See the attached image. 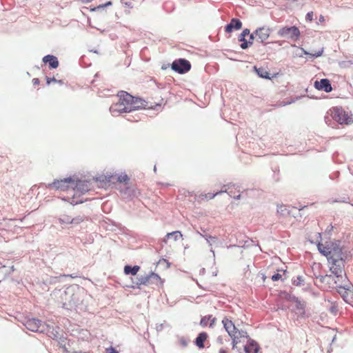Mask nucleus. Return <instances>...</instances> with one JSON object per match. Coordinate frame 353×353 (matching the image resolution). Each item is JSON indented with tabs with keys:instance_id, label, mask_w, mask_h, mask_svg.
Here are the masks:
<instances>
[{
	"instance_id": "27",
	"label": "nucleus",
	"mask_w": 353,
	"mask_h": 353,
	"mask_svg": "<svg viewBox=\"0 0 353 353\" xmlns=\"http://www.w3.org/2000/svg\"><path fill=\"white\" fill-rule=\"evenodd\" d=\"M323 52V49L321 48L320 50H319L317 51H314V52H305V54H310V55H311L313 57H321L322 55Z\"/></svg>"
},
{
	"instance_id": "36",
	"label": "nucleus",
	"mask_w": 353,
	"mask_h": 353,
	"mask_svg": "<svg viewBox=\"0 0 353 353\" xmlns=\"http://www.w3.org/2000/svg\"><path fill=\"white\" fill-rule=\"evenodd\" d=\"M32 81H33V83H34V85H37V84H39V79H34L32 80Z\"/></svg>"
},
{
	"instance_id": "8",
	"label": "nucleus",
	"mask_w": 353,
	"mask_h": 353,
	"mask_svg": "<svg viewBox=\"0 0 353 353\" xmlns=\"http://www.w3.org/2000/svg\"><path fill=\"white\" fill-rule=\"evenodd\" d=\"M278 35L286 39L296 41L300 37V31L296 26L283 27L278 31Z\"/></svg>"
},
{
	"instance_id": "7",
	"label": "nucleus",
	"mask_w": 353,
	"mask_h": 353,
	"mask_svg": "<svg viewBox=\"0 0 353 353\" xmlns=\"http://www.w3.org/2000/svg\"><path fill=\"white\" fill-rule=\"evenodd\" d=\"M74 185V181L71 178L64 179L61 180L54 181L53 183L48 185L50 189L60 190L61 191L68 192L71 196V188Z\"/></svg>"
},
{
	"instance_id": "35",
	"label": "nucleus",
	"mask_w": 353,
	"mask_h": 353,
	"mask_svg": "<svg viewBox=\"0 0 353 353\" xmlns=\"http://www.w3.org/2000/svg\"><path fill=\"white\" fill-rule=\"evenodd\" d=\"M319 22L321 23H323L325 22V17L323 15H320V17H319Z\"/></svg>"
},
{
	"instance_id": "22",
	"label": "nucleus",
	"mask_w": 353,
	"mask_h": 353,
	"mask_svg": "<svg viewBox=\"0 0 353 353\" xmlns=\"http://www.w3.org/2000/svg\"><path fill=\"white\" fill-rule=\"evenodd\" d=\"M150 275L151 284H155L157 285L162 284L163 281H162L161 277L158 274H157L154 272H151L150 274Z\"/></svg>"
},
{
	"instance_id": "11",
	"label": "nucleus",
	"mask_w": 353,
	"mask_h": 353,
	"mask_svg": "<svg viewBox=\"0 0 353 353\" xmlns=\"http://www.w3.org/2000/svg\"><path fill=\"white\" fill-rule=\"evenodd\" d=\"M314 85L316 89L319 90H324L326 92H330L332 90L331 83L327 79H323L320 81H316Z\"/></svg>"
},
{
	"instance_id": "41",
	"label": "nucleus",
	"mask_w": 353,
	"mask_h": 353,
	"mask_svg": "<svg viewBox=\"0 0 353 353\" xmlns=\"http://www.w3.org/2000/svg\"><path fill=\"white\" fill-rule=\"evenodd\" d=\"M108 5H111V2H110V1H109L108 3H107L105 4V6H108Z\"/></svg>"
},
{
	"instance_id": "40",
	"label": "nucleus",
	"mask_w": 353,
	"mask_h": 353,
	"mask_svg": "<svg viewBox=\"0 0 353 353\" xmlns=\"http://www.w3.org/2000/svg\"><path fill=\"white\" fill-rule=\"evenodd\" d=\"M53 337H54V339H57L58 337V336L57 334H54Z\"/></svg>"
},
{
	"instance_id": "4",
	"label": "nucleus",
	"mask_w": 353,
	"mask_h": 353,
	"mask_svg": "<svg viewBox=\"0 0 353 353\" xmlns=\"http://www.w3.org/2000/svg\"><path fill=\"white\" fill-rule=\"evenodd\" d=\"M330 111L332 118L340 124L348 125L353 122L352 117L342 108L334 107Z\"/></svg>"
},
{
	"instance_id": "16",
	"label": "nucleus",
	"mask_w": 353,
	"mask_h": 353,
	"mask_svg": "<svg viewBox=\"0 0 353 353\" xmlns=\"http://www.w3.org/2000/svg\"><path fill=\"white\" fill-rule=\"evenodd\" d=\"M216 320V318L212 317V315L205 316L201 319L200 325L203 327H206L208 325L210 327H213L215 324Z\"/></svg>"
},
{
	"instance_id": "2",
	"label": "nucleus",
	"mask_w": 353,
	"mask_h": 353,
	"mask_svg": "<svg viewBox=\"0 0 353 353\" xmlns=\"http://www.w3.org/2000/svg\"><path fill=\"white\" fill-rule=\"evenodd\" d=\"M88 190L89 185L88 182L82 181H74V185L73 188H71V197L68 196V199L70 200V203L74 205L82 203L83 201L79 199V198Z\"/></svg>"
},
{
	"instance_id": "30",
	"label": "nucleus",
	"mask_w": 353,
	"mask_h": 353,
	"mask_svg": "<svg viewBox=\"0 0 353 353\" xmlns=\"http://www.w3.org/2000/svg\"><path fill=\"white\" fill-rule=\"evenodd\" d=\"M105 353H119V352L116 350L114 347H110L105 348Z\"/></svg>"
},
{
	"instance_id": "1",
	"label": "nucleus",
	"mask_w": 353,
	"mask_h": 353,
	"mask_svg": "<svg viewBox=\"0 0 353 353\" xmlns=\"http://www.w3.org/2000/svg\"><path fill=\"white\" fill-rule=\"evenodd\" d=\"M119 100L113 103L110 111L113 116L123 112H129L137 109H152L161 105L163 99L159 97L156 101H145L139 98H135L125 91H121L118 94Z\"/></svg>"
},
{
	"instance_id": "12",
	"label": "nucleus",
	"mask_w": 353,
	"mask_h": 353,
	"mask_svg": "<svg viewBox=\"0 0 353 353\" xmlns=\"http://www.w3.org/2000/svg\"><path fill=\"white\" fill-rule=\"evenodd\" d=\"M84 220L82 216H77L75 218H71L70 216L63 214L59 218V221L63 224H79Z\"/></svg>"
},
{
	"instance_id": "21",
	"label": "nucleus",
	"mask_w": 353,
	"mask_h": 353,
	"mask_svg": "<svg viewBox=\"0 0 353 353\" xmlns=\"http://www.w3.org/2000/svg\"><path fill=\"white\" fill-rule=\"evenodd\" d=\"M254 68H255V70H256L257 74L260 77L264 78V79H271L270 74L267 71L266 69H265L263 68H256V67Z\"/></svg>"
},
{
	"instance_id": "3",
	"label": "nucleus",
	"mask_w": 353,
	"mask_h": 353,
	"mask_svg": "<svg viewBox=\"0 0 353 353\" xmlns=\"http://www.w3.org/2000/svg\"><path fill=\"white\" fill-rule=\"evenodd\" d=\"M330 265V271L338 278L343 279L344 274V254L335 255L332 260L328 261Z\"/></svg>"
},
{
	"instance_id": "28",
	"label": "nucleus",
	"mask_w": 353,
	"mask_h": 353,
	"mask_svg": "<svg viewBox=\"0 0 353 353\" xmlns=\"http://www.w3.org/2000/svg\"><path fill=\"white\" fill-rule=\"evenodd\" d=\"M206 241L211 243H215L217 241V238L216 236H204Z\"/></svg>"
},
{
	"instance_id": "19",
	"label": "nucleus",
	"mask_w": 353,
	"mask_h": 353,
	"mask_svg": "<svg viewBox=\"0 0 353 353\" xmlns=\"http://www.w3.org/2000/svg\"><path fill=\"white\" fill-rule=\"evenodd\" d=\"M259 348L258 344L252 341L245 347V351L246 353H258Z\"/></svg>"
},
{
	"instance_id": "24",
	"label": "nucleus",
	"mask_w": 353,
	"mask_h": 353,
	"mask_svg": "<svg viewBox=\"0 0 353 353\" xmlns=\"http://www.w3.org/2000/svg\"><path fill=\"white\" fill-rule=\"evenodd\" d=\"M139 285H148L151 284L150 274L146 276H142L138 279Z\"/></svg>"
},
{
	"instance_id": "14",
	"label": "nucleus",
	"mask_w": 353,
	"mask_h": 353,
	"mask_svg": "<svg viewBox=\"0 0 353 353\" xmlns=\"http://www.w3.org/2000/svg\"><path fill=\"white\" fill-rule=\"evenodd\" d=\"M25 325L28 330L32 332H37L41 325V321L37 319H32L28 320Z\"/></svg>"
},
{
	"instance_id": "39",
	"label": "nucleus",
	"mask_w": 353,
	"mask_h": 353,
	"mask_svg": "<svg viewBox=\"0 0 353 353\" xmlns=\"http://www.w3.org/2000/svg\"><path fill=\"white\" fill-rule=\"evenodd\" d=\"M234 199H240V194H238L237 196H234Z\"/></svg>"
},
{
	"instance_id": "17",
	"label": "nucleus",
	"mask_w": 353,
	"mask_h": 353,
	"mask_svg": "<svg viewBox=\"0 0 353 353\" xmlns=\"http://www.w3.org/2000/svg\"><path fill=\"white\" fill-rule=\"evenodd\" d=\"M208 339V334L206 332L200 333L196 339L195 344L199 348L204 347V342Z\"/></svg>"
},
{
	"instance_id": "10",
	"label": "nucleus",
	"mask_w": 353,
	"mask_h": 353,
	"mask_svg": "<svg viewBox=\"0 0 353 353\" xmlns=\"http://www.w3.org/2000/svg\"><path fill=\"white\" fill-rule=\"evenodd\" d=\"M270 33L271 29L266 26L260 27L254 31L255 37L262 43H265V41L268 39Z\"/></svg>"
},
{
	"instance_id": "34",
	"label": "nucleus",
	"mask_w": 353,
	"mask_h": 353,
	"mask_svg": "<svg viewBox=\"0 0 353 353\" xmlns=\"http://www.w3.org/2000/svg\"><path fill=\"white\" fill-rule=\"evenodd\" d=\"M57 80L54 78H47V84H50L51 82H55Z\"/></svg>"
},
{
	"instance_id": "37",
	"label": "nucleus",
	"mask_w": 353,
	"mask_h": 353,
	"mask_svg": "<svg viewBox=\"0 0 353 353\" xmlns=\"http://www.w3.org/2000/svg\"><path fill=\"white\" fill-rule=\"evenodd\" d=\"M83 3H88L92 1L93 0H81Z\"/></svg>"
},
{
	"instance_id": "38",
	"label": "nucleus",
	"mask_w": 353,
	"mask_h": 353,
	"mask_svg": "<svg viewBox=\"0 0 353 353\" xmlns=\"http://www.w3.org/2000/svg\"><path fill=\"white\" fill-rule=\"evenodd\" d=\"M219 353H228L227 350H224V349H221L219 350Z\"/></svg>"
},
{
	"instance_id": "25",
	"label": "nucleus",
	"mask_w": 353,
	"mask_h": 353,
	"mask_svg": "<svg viewBox=\"0 0 353 353\" xmlns=\"http://www.w3.org/2000/svg\"><path fill=\"white\" fill-rule=\"evenodd\" d=\"M239 41L241 42V48L243 50L247 49L249 47L248 41L245 39V37L242 35L239 36Z\"/></svg>"
},
{
	"instance_id": "6",
	"label": "nucleus",
	"mask_w": 353,
	"mask_h": 353,
	"mask_svg": "<svg viewBox=\"0 0 353 353\" xmlns=\"http://www.w3.org/2000/svg\"><path fill=\"white\" fill-rule=\"evenodd\" d=\"M222 323L223 324L224 328L225 329L226 332L231 337L232 340V346L233 347H234L239 343L238 339H239V337L241 336V332L235 327L233 322L226 317H225L222 320Z\"/></svg>"
},
{
	"instance_id": "23",
	"label": "nucleus",
	"mask_w": 353,
	"mask_h": 353,
	"mask_svg": "<svg viewBox=\"0 0 353 353\" xmlns=\"http://www.w3.org/2000/svg\"><path fill=\"white\" fill-rule=\"evenodd\" d=\"M224 191H219L214 194L208 193V194H201L199 196V201H204L205 199H212L216 195L223 192Z\"/></svg>"
},
{
	"instance_id": "26",
	"label": "nucleus",
	"mask_w": 353,
	"mask_h": 353,
	"mask_svg": "<svg viewBox=\"0 0 353 353\" xmlns=\"http://www.w3.org/2000/svg\"><path fill=\"white\" fill-rule=\"evenodd\" d=\"M117 181L119 183H124L127 184L130 181V179L126 174H121L117 176Z\"/></svg>"
},
{
	"instance_id": "20",
	"label": "nucleus",
	"mask_w": 353,
	"mask_h": 353,
	"mask_svg": "<svg viewBox=\"0 0 353 353\" xmlns=\"http://www.w3.org/2000/svg\"><path fill=\"white\" fill-rule=\"evenodd\" d=\"M140 269V267L138 265H134L133 267H131L130 265H125L124 268V272L125 274H132V275H136L137 272H139Z\"/></svg>"
},
{
	"instance_id": "33",
	"label": "nucleus",
	"mask_w": 353,
	"mask_h": 353,
	"mask_svg": "<svg viewBox=\"0 0 353 353\" xmlns=\"http://www.w3.org/2000/svg\"><path fill=\"white\" fill-rule=\"evenodd\" d=\"M240 34L243 37L248 36V35H250V30L248 28H245L243 30V32Z\"/></svg>"
},
{
	"instance_id": "15",
	"label": "nucleus",
	"mask_w": 353,
	"mask_h": 353,
	"mask_svg": "<svg viewBox=\"0 0 353 353\" xmlns=\"http://www.w3.org/2000/svg\"><path fill=\"white\" fill-rule=\"evenodd\" d=\"M45 63H49L50 68H57L59 66V61L57 58L53 55H46L43 58Z\"/></svg>"
},
{
	"instance_id": "9",
	"label": "nucleus",
	"mask_w": 353,
	"mask_h": 353,
	"mask_svg": "<svg viewBox=\"0 0 353 353\" xmlns=\"http://www.w3.org/2000/svg\"><path fill=\"white\" fill-rule=\"evenodd\" d=\"M190 68V63L184 59H176L172 64V69L180 74L188 72Z\"/></svg>"
},
{
	"instance_id": "31",
	"label": "nucleus",
	"mask_w": 353,
	"mask_h": 353,
	"mask_svg": "<svg viewBox=\"0 0 353 353\" xmlns=\"http://www.w3.org/2000/svg\"><path fill=\"white\" fill-rule=\"evenodd\" d=\"M281 277H282V276L281 274L276 273V274H274V275H272V280L274 281H279V279H281Z\"/></svg>"
},
{
	"instance_id": "13",
	"label": "nucleus",
	"mask_w": 353,
	"mask_h": 353,
	"mask_svg": "<svg viewBox=\"0 0 353 353\" xmlns=\"http://www.w3.org/2000/svg\"><path fill=\"white\" fill-rule=\"evenodd\" d=\"M241 28H242L241 21L238 19L233 18L231 19L230 23H228L225 26V31L228 33H230L234 30H240Z\"/></svg>"
},
{
	"instance_id": "32",
	"label": "nucleus",
	"mask_w": 353,
	"mask_h": 353,
	"mask_svg": "<svg viewBox=\"0 0 353 353\" xmlns=\"http://www.w3.org/2000/svg\"><path fill=\"white\" fill-rule=\"evenodd\" d=\"M254 37H255L254 32L250 34V38H249V41H248L249 46H250L253 43Z\"/></svg>"
},
{
	"instance_id": "18",
	"label": "nucleus",
	"mask_w": 353,
	"mask_h": 353,
	"mask_svg": "<svg viewBox=\"0 0 353 353\" xmlns=\"http://www.w3.org/2000/svg\"><path fill=\"white\" fill-rule=\"evenodd\" d=\"M173 238L174 241H176L180 239H183V234L180 231H174L172 232L168 233L164 239V242L167 243L168 239Z\"/></svg>"
},
{
	"instance_id": "5",
	"label": "nucleus",
	"mask_w": 353,
	"mask_h": 353,
	"mask_svg": "<svg viewBox=\"0 0 353 353\" xmlns=\"http://www.w3.org/2000/svg\"><path fill=\"white\" fill-rule=\"evenodd\" d=\"M318 250L319 252L325 256L328 261L332 260L335 257L337 254H341L342 250L339 245L333 243H329L326 244L319 243Z\"/></svg>"
},
{
	"instance_id": "29",
	"label": "nucleus",
	"mask_w": 353,
	"mask_h": 353,
	"mask_svg": "<svg viewBox=\"0 0 353 353\" xmlns=\"http://www.w3.org/2000/svg\"><path fill=\"white\" fill-rule=\"evenodd\" d=\"M314 12L312 11L307 12L305 19L307 21L311 22L313 21Z\"/></svg>"
}]
</instances>
